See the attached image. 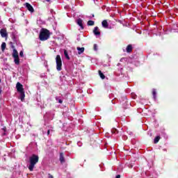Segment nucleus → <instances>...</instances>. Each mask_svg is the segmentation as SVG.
Instances as JSON below:
<instances>
[{
  "instance_id": "nucleus-1",
  "label": "nucleus",
  "mask_w": 178,
  "mask_h": 178,
  "mask_svg": "<svg viewBox=\"0 0 178 178\" xmlns=\"http://www.w3.org/2000/svg\"><path fill=\"white\" fill-rule=\"evenodd\" d=\"M38 161H40V157L37 154H32L31 156L29 157V165L28 168L30 172L34 170V168L35 167V165L38 163Z\"/></svg>"
},
{
  "instance_id": "nucleus-2",
  "label": "nucleus",
  "mask_w": 178,
  "mask_h": 178,
  "mask_svg": "<svg viewBox=\"0 0 178 178\" xmlns=\"http://www.w3.org/2000/svg\"><path fill=\"white\" fill-rule=\"evenodd\" d=\"M49 35H51V33H49L48 29H42L40 30L39 38H40V41H47V40H48V38H49Z\"/></svg>"
},
{
  "instance_id": "nucleus-3",
  "label": "nucleus",
  "mask_w": 178,
  "mask_h": 178,
  "mask_svg": "<svg viewBox=\"0 0 178 178\" xmlns=\"http://www.w3.org/2000/svg\"><path fill=\"white\" fill-rule=\"evenodd\" d=\"M56 70L58 72L62 70V58L60 55H57L56 57Z\"/></svg>"
},
{
  "instance_id": "nucleus-4",
  "label": "nucleus",
  "mask_w": 178,
  "mask_h": 178,
  "mask_svg": "<svg viewBox=\"0 0 178 178\" xmlns=\"http://www.w3.org/2000/svg\"><path fill=\"white\" fill-rule=\"evenodd\" d=\"M17 92L19 95V99H21L22 102H24V97H26V95L24 94V90H17Z\"/></svg>"
},
{
  "instance_id": "nucleus-5",
  "label": "nucleus",
  "mask_w": 178,
  "mask_h": 178,
  "mask_svg": "<svg viewBox=\"0 0 178 178\" xmlns=\"http://www.w3.org/2000/svg\"><path fill=\"white\" fill-rule=\"evenodd\" d=\"M0 34L3 38H6V37H8V32H6V29H1Z\"/></svg>"
},
{
  "instance_id": "nucleus-6",
  "label": "nucleus",
  "mask_w": 178,
  "mask_h": 178,
  "mask_svg": "<svg viewBox=\"0 0 178 178\" xmlns=\"http://www.w3.org/2000/svg\"><path fill=\"white\" fill-rule=\"evenodd\" d=\"M26 8L28 9V10H29V12H31V13H33V12H34V8H33V6L31 5L29 3H26L25 4Z\"/></svg>"
},
{
  "instance_id": "nucleus-7",
  "label": "nucleus",
  "mask_w": 178,
  "mask_h": 178,
  "mask_svg": "<svg viewBox=\"0 0 178 178\" xmlns=\"http://www.w3.org/2000/svg\"><path fill=\"white\" fill-rule=\"evenodd\" d=\"M93 33L95 35H101V32H99V29L98 28V26L95 27Z\"/></svg>"
},
{
  "instance_id": "nucleus-8",
  "label": "nucleus",
  "mask_w": 178,
  "mask_h": 178,
  "mask_svg": "<svg viewBox=\"0 0 178 178\" xmlns=\"http://www.w3.org/2000/svg\"><path fill=\"white\" fill-rule=\"evenodd\" d=\"M76 23L77 24L81 27V29L83 30V29H84V26H83V19H78L76 20Z\"/></svg>"
},
{
  "instance_id": "nucleus-9",
  "label": "nucleus",
  "mask_w": 178,
  "mask_h": 178,
  "mask_svg": "<svg viewBox=\"0 0 178 178\" xmlns=\"http://www.w3.org/2000/svg\"><path fill=\"white\" fill-rule=\"evenodd\" d=\"M102 27H104V29H108V27L109 26L108 24V21H106L105 19L102 21Z\"/></svg>"
},
{
  "instance_id": "nucleus-10",
  "label": "nucleus",
  "mask_w": 178,
  "mask_h": 178,
  "mask_svg": "<svg viewBox=\"0 0 178 178\" xmlns=\"http://www.w3.org/2000/svg\"><path fill=\"white\" fill-rule=\"evenodd\" d=\"M13 58H17V57H19V53L17 52V50H16L15 49H13Z\"/></svg>"
},
{
  "instance_id": "nucleus-11",
  "label": "nucleus",
  "mask_w": 178,
  "mask_h": 178,
  "mask_svg": "<svg viewBox=\"0 0 178 178\" xmlns=\"http://www.w3.org/2000/svg\"><path fill=\"white\" fill-rule=\"evenodd\" d=\"M76 49L78 51L79 55H81V54L84 52V47H77Z\"/></svg>"
},
{
  "instance_id": "nucleus-12",
  "label": "nucleus",
  "mask_w": 178,
  "mask_h": 178,
  "mask_svg": "<svg viewBox=\"0 0 178 178\" xmlns=\"http://www.w3.org/2000/svg\"><path fill=\"white\" fill-rule=\"evenodd\" d=\"M64 55H65V58H66L67 60H70V57L69 56V54L67 53V50L64 49Z\"/></svg>"
},
{
  "instance_id": "nucleus-13",
  "label": "nucleus",
  "mask_w": 178,
  "mask_h": 178,
  "mask_svg": "<svg viewBox=\"0 0 178 178\" xmlns=\"http://www.w3.org/2000/svg\"><path fill=\"white\" fill-rule=\"evenodd\" d=\"M16 88L17 90H23V85H22V83H20L19 82H17L16 85Z\"/></svg>"
},
{
  "instance_id": "nucleus-14",
  "label": "nucleus",
  "mask_w": 178,
  "mask_h": 178,
  "mask_svg": "<svg viewBox=\"0 0 178 178\" xmlns=\"http://www.w3.org/2000/svg\"><path fill=\"white\" fill-rule=\"evenodd\" d=\"M133 51V46H131V44H129L127 47V52L130 53Z\"/></svg>"
},
{
  "instance_id": "nucleus-15",
  "label": "nucleus",
  "mask_w": 178,
  "mask_h": 178,
  "mask_svg": "<svg viewBox=\"0 0 178 178\" xmlns=\"http://www.w3.org/2000/svg\"><path fill=\"white\" fill-rule=\"evenodd\" d=\"M14 62H15V65H19L20 59H19V56L18 57H14Z\"/></svg>"
},
{
  "instance_id": "nucleus-16",
  "label": "nucleus",
  "mask_w": 178,
  "mask_h": 178,
  "mask_svg": "<svg viewBox=\"0 0 178 178\" xmlns=\"http://www.w3.org/2000/svg\"><path fill=\"white\" fill-rule=\"evenodd\" d=\"M60 161L61 163L65 162V157L63 156V153L60 154Z\"/></svg>"
},
{
  "instance_id": "nucleus-17",
  "label": "nucleus",
  "mask_w": 178,
  "mask_h": 178,
  "mask_svg": "<svg viewBox=\"0 0 178 178\" xmlns=\"http://www.w3.org/2000/svg\"><path fill=\"white\" fill-rule=\"evenodd\" d=\"M99 76H100L101 79L104 80L105 79V75L101 70H99Z\"/></svg>"
},
{
  "instance_id": "nucleus-18",
  "label": "nucleus",
  "mask_w": 178,
  "mask_h": 178,
  "mask_svg": "<svg viewBox=\"0 0 178 178\" xmlns=\"http://www.w3.org/2000/svg\"><path fill=\"white\" fill-rule=\"evenodd\" d=\"M6 43L3 42L1 44V51L3 52V51H5V49H6Z\"/></svg>"
},
{
  "instance_id": "nucleus-19",
  "label": "nucleus",
  "mask_w": 178,
  "mask_h": 178,
  "mask_svg": "<svg viewBox=\"0 0 178 178\" xmlns=\"http://www.w3.org/2000/svg\"><path fill=\"white\" fill-rule=\"evenodd\" d=\"M159 140H161V136H156V137L154 138V144H157V143L159 142Z\"/></svg>"
},
{
  "instance_id": "nucleus-20",
  "label": "nucleus",
  "mask_w": 178,
  "mask_h": 178,
  "mask_svg": "<svg viewBox=\"0 0 178 178\" xmlns=\"http://www.w3.org/2000/svg\"><path fill=\"white\" fill-rule=\"evenodd\" d=\"M111 133H112L113 134H118V129H113L111 130Z\"/></svg>"
},
{
  "instance_id": "nucleus-21",
  "label": "nucleus",
  "mask_w": 178,
  "mask_h": 178,
  "mask_svg": "<svg viewBox=\"0 0 178 178\" xmlns=\"http://www.w3.org/2000/svg\"><path fill=\"white\" fill-rule=\"evenodd\" d=\"M88 26H94V21H92V20L88 21Z\"/></svg>"
},
{
  "instance_id": "nucleus-22",
  "label": "nucleus",
  "mask_w": 178,
  "mask_h": 178,
  "mask_svg": "<svg viewBox=\"0 0 178 178\" xmlns=\"http://www.w3.org/2000/svg\"><path fill=\"white\" fill-rule=\"evenodd\" d=\"M152 94H153V98L156 101V92H155V90H154Z\"/></svg>"
},
{
  "instance_id": "nucleus-23",
  "label": "nucleus",
  "mask_w": 178,
  "mask_h": 178,
  "mask_svg": "<svg viewBox=\"0 0 178 178\" xmlns=\"http://www.w3.org/2000/svg\"><path fill=\"white\" fill-rule=\"evenodd\" d=\"M94 50L95 51H98V45H97V44H94Z\"/></svg>"
},
{
  "instance_id": "nucleus-24",
  "label": "nucleus",
  "mask_w": 178,
  "mask_h": 178,
  "mask_svg": "<svg viewBox=\"0 0 178 178\" xmlns=\"http://www.w3.org/2000/svg\"><path fill=\"white\" fill-rule=\"evenodd\" d=\"M19 56H20L22 58H23V51H20V52H19Z\"/></svg>"
},
{
  "instance_id": "nucleus-25",
  "label": "nucleus",
  "mask_w": 178,
  "mask_h": 178,
  "mask_svg": "<svg viewBox=\"0 0 178 178\" xmlns=\"http://www.w3.org/2000/svg\"><path fill=\"white\" fill-rule=\"evenodd\" d=\"M58 102H59V104H62V99H58Z\"/></svg>"
},
{
  "instance_id": "nucleus-26",
  "label": "nucleus",
  "mask_w": 178,
  "mask_h": 178,
  "mask_svg": "<svg viewBox=\"0 0 178 178\" xmlns=\"http://www.w3.org/2000/svg\"><path fill=\"white\" fill-rule=\"evenodd\" d=\"M49 178H54V176L49 175Z\"/></svg>"
},
{
  "instance_id": "nucleus-27",
  "label": "nucleus",
  "mask_w": 178,
  "mask_h": 178,
  "mask_svg": "<svg viewBox=\"0 0 178 178\" xmlns=\"http://www.w3.org/2000/svg\"><path fill=\"white\" fill-rule=\"evenodd\" d=\"M49 133H50V131L48 130V131H47V135H48V136H49Z\"/></svg>"
},
{
  "instance_id": "nucleus-28",
  "label": "nucleus",
  "mask_w": 178,
  "mask_h": 178,
  "mask_svg": "<svg viewBox=\"0 0 178 178\" xmlns=\"http://www.w3.org/2000/svg\"><path fill=\"white\" fill-rule=\"evenodd\" d=\"M115 178H120V175H117Z\"/></svg>"
},
{
  "instance_id": "nucleus-29",
  "label": "nucleus",
  "mask_w": 178,
  "mask_h": 178,
  "mask_svg": "<svg viewBox=\"0 0 178 178\" xmlns=\"http://www.w3.org/2000/svg\"><path fill=\"white\" fill-rule=\"evenodd\" d=\"M47 1V2H49L51 0H46Z\"/></svg>"
},
{
  "instance_id": "nucleus-30",
  "label": "nucleus",
  "mask_w": 178,
  "mask_h": 178,
  "mask_svg": "<svg viewBox=\"0 0 178 178\" xmlns=\"http://www.w3.org/2000/svg\"><path fill=\"white\" fill-rule=\"evenodd\" d=\"M1 90H0V94H1Z\"/></svg>"
},
{
  "instance_id": "nucleus-31",
  "label": "nucleus",
  "mask_w": 178,
  "mask_h": 178,
  "mask_svg": "<svg viewBox=\"0 0 178 178\" xmlns=\"http://www.w3.org/2000/svg\"><path fill=\"white\" fill-rule=\"evenodd\" d=\"M0 83H1V79H0Z\"/></svg>"
}]
</instances>
